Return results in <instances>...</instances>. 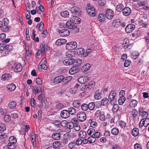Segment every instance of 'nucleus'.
<instances>
[{
	"mask_svg": "<svg viewBox=\"0 0 149 149\" xmlns=\"http://www.w3.org/2000/svg\"><path fill=\"white\" fill-rule=\"evenodd\" d=\"M60 64L63 63L65 65H81L82 63L81 59L77 58L75 60H74L73 58H70L67 59L63 61L61 60L60 61Z\"/></svg>",
	"mask_w": 149,
	"mask_h": 149,
	"instance_id": "nucleus-1",
	"label": "nucleus"
},
{
	"mask_svg": "<svg viewBox=\"0 0 149 149\" xmlns=\"http://www.w3.org/2000/svg\"><path fill=\"white\" fill-rule=\"evenodd\" d=\"M116 91L114 90L111 91L109 94L108 98L109 101V103L112 105L116 102Z\"/></svg>",
	"mask_w": 149,
	"mask_h": 149,
	"instance_id": "nucleus-2",
	"label": "nucleus"
},
{
	"mask_svg": "<svg viewBox=\"0 0 149 149\" xmlns=\"http://www.w3.org/2000/svg\"><path fill=\"white\" fill-rule=\"evenodd\" d=\"M87 6L86 10L88 15L93 17L95 16L97 14L95 8L92 6H91L90 4H89L87 5Z\"/></svg>",
	"mask_w": 149,
	"mask_h": 149,
	"instance_id": "nucleus-3",
	"label": "nucleus"
},
{
	"mask_svg": "<svg viewBox=\"0 0 149 149\" xmlns=\"http://www.w3.org/2000/svg\"><path fill=\"white\" fill-rule=\"evenodd\" d=\"M77 43L75 42H72L67 43L66 45V49L69 50H72L77 47Z\"/></svg>",
	"mask_w": 149,
	"mask_h": 149,
	"instance_id": "nucleus-4",
	"label": "nucleus"
},
{
	"mask_svg": "<svg viewBox=\"0 0 149 149\" xmlns=\"http://www.w3.org/2000/svg\"><path fill=\"white\" fill-rule=\"evenodd\" d=\"M77 118L80 121H84L86 119V115L85 112L83 111L79 112L77 114Z\"/></svg>",
	"mask_w": 149,
	"mask_h": 149,
	"instance_id": "nucleus-5",
	"label": "nucleus"
},
{
	"mask_svg": "<svg viewBox=\"0 0 149 149\" xmlns=\"http://www.w3.org/2000/svg\"><path fill=\"white\" fill-rule=\"evenodd\" d=\"M80 66H74L70 68L69 73L71 74H74L79 71L80 70Z\"/></svg>",
	"mask_w": 149,
	"mask_h": 149,
	"instance_id": "nucleus-6",
	"label": "nucleus"
},
{
	"mask_svg": "<svg viewBox=\"0 0 149 149\" xmlns=\"http://www.w3.org/2000/svg\"><path fill=\"white\" fill-rule=\"evenodd\" d=\"M113 16V12L111 9H108L105 13L106 17L109 19H111Z\"/></svg>",
	"mask_w": 149,
	"mask_h": 149,
	"instance_id": "nucleus-7",
	"label": "nucleus"
},
{
	"mask_svg": "<svg viewBox=\"0 0 149 149\" xmlns=\"http://www.w3.org/2000/svg\"><path fill=\"white\" fill-rule=\"evenodd\" d=\"M135 28V26L134 24H128L125 28V31L126 33H130L132 32Z\"/></svg>",
	"mask_w": 149,
	"mask_h": 149,
	"instance_id": "nucleus-8",
	"label": "nucleus"
},
{
	"mask_svg": "<svg viewBox=\"0 0 149 149\" xmlns=\"http://www.w3.org/2000/svg\"><path fill=\"white\" fill-rule=\"evenodd\" d=\"M60 35L61 37L66 36L70 34L69 31L66 29H63L59 30Z\"/></svg>",
	"mask_w": 149,
	"mask_h": 149,
	"instance_id": "nucleus-9",
	"label": "nucleus"
},
{
	"mask_svg": "<svg viewBox=\"0 0 149 149\" xmlns=\"http://www.w3.org/2000/svg\"><path fill=\"white\" fill-rule=\"evenodd\" d=\"M73 24L71 21H68L66 23V26L68 29H72L74 30H78V28L76 26L73 25Z\"/></svg>",
	"mask_w": 149,
	"mask_h": 149,
	"instance_id": "nucleus-10",
	"label": "nucleus"
},
{
	"mask_svg": "<svg viewBox=\"0 0 149 149\" xmlns=\"http://www.w3.org/2000/svg\"><path fill=\"white\" fill-rule=\"evenodd\" d=\"M64 79L65 77L63 75L58 76L54 79V82L55 84H58L62 81Z\"/></svg>",
	"mask_w": 149,
	"mask_h": 149,
	"instance_id": "nucleus-11",
	"label": "nucleus"
},
{
	"mask_svg": "<svg viewBox=\"0 0 149 149\" xmlns=\"http://www.w3.org/2000/svg\"><path fill=\"white\" fill-rule=\"evenodd\" d=\"M131 117L132 119L134 120H136L138 115V112L136 109H133L130 112Z\"/></svg>",
	"mask_w": 149,
	"mask_h": 149,
	"instance_id": "nucleus-12",
	"label": "nucleus"
},
{
	"mask_svg": "<svg viewBox=\"0 0 149 149\" xmlns=\"http://www.w3.org/2000/svg\"><path fill=\"white\" fill-rule=\"evenodd\" d=\"M68 110H64L61 111L60 115L61 117L64 118H67L70 116Z\"/></svg>",
	"mask_w": 149,
	"mask_h": 149,
	"instance_id": "nucleus-13",
	"label": "nucleus"
},
{
	"mask_svg": "<svg viewBox=\"0 0 149 149\" xmlns=\"http://www.w3.org/2000/svg\"><path fill=\"white\" fill-rule=\"evenodd\" d=\"M78 55H82L83 56L86 57L87 56V54L85 53L84 49L82 48H79L76 49V51Z\"/></svg>",
	"mask_w": 149,
	"mask_h": 149,
	"instance_id": "nucleus-14",
	"label": "nucleus"
},
{
	"mask_svg": "<svg viewBox=\"0 0 149 149\" xmlns=\"http://www.w3.org/2000/svg\"><path fill=\"white\" fill-rule=\"evenodd\" d=\"M6 88L8 91L11 92L15 90L16 88V86L13 83H10L7 86Z\"/></svg>",
	"mask_w": 149,
	"mask_h": 149,
	"instance_id": "nucleus-15",
	"label": "nucleus"
},
{
	"mask_svg": "<svg viewBox=\"0 0 149 149\" xmlns=\"http://www.w3.org/2000/svg\"><path fill=\"white\" fill-rule=\"evenodd\" d=\"M131 12V10L130 8L127 7L124 8L122 11V13L123 15L127 16L130 15Z\"/></svg>",
	"mask_w": 149,
	"mask_h": 149,
	"instance_id": "nucleus-16",
	"label": "nucleus"
},
{
	"mask_svg": "<svg viewBox=\"0 0 149 149\" xmlns=\"http://www.w3.org/2000/svg\"><path fill=\"white\" fill-rule=\"evenodd\" d=\"M121 20L120 19H116L113 20L112 25L114 27L117 28L120 25Z\"/></svg>",
	"mask_w": 149,
	"mask_h": 149,
	"instance_id": "nucleus-17",
	"label": "nucleus"
},
{
	"mask_svg": "<svg viewBox=\"0 0 149 149\" xmlns=\"http://www.w3.org/2000/svg\"><path fill=\"white\" fill-rule=\"evenodd\" d=\"M11 76L10 74L8 73H5L3 74L1 76V79L2 80H8L11 78Z\"/></svg>",
	"mask_w": 149,
	"mask_h": 149,
	"instance_id": "nucleus-18",
	"label": "nucleus"
},
{
	"mask_svg": "<svg viewBox=\"0 0 149 149\" xmlns=\"http://www.w3.org/2000/svg\"><path fill=\"white\" fill-rule=\"evenodd\" d=\"M67 41L64 39H58L55 42V44L57 45H61L65 43Z\"/></svg>",
	"mask_w": 149,
	"mask_h": 149,
	"instance_id": "nucleus-19",
	"label": "nucleus"
},
{
	"mask_svg": "<svg viewBox=\"0 0 149 149\" xmlns=\"http://www.w3.org/2000/svg\"><path fill=\"white\" fill-rule=\"evenodd\" d=\"M9 142L8 144V146H11L12 144H14L17 142V140L14 136H10L9 139Z\"/></svg>",
	"mask_w": 149,
	"mask_h": 149,
	"instance_id": "nucleus-20",
	"label": "nucleus"
},
{
	"mask_svg": "<svg viewBox=\"0 0 149 149\" xmlns=\"http://www.w3.org/2000/svg\"><path fill=\"white\" fill-rule=\"evenodd\" d=\"M52 137L53 139L56 140H58L61 138L60 132L58 133H54L52 135Z\"/></svg>",
	"mask_w": 149,
	"mask_h": 149,
	"instance_id": "nucleus-21",
	"label": "nucleus"
},
{
	"mask_svg": "<svg viewBox=\"0 0 149 149\" xmlns=\"http://www.w3.org/2000/svg\"><path fill=\"white\" fill-rule=\"evenodd\" d=\"M124 8V6L123 4L120 3L116 6V9L117 11L120 12L123 11Z\"/></svg>",
	"mask_w": 149,
	"mask_h": 149,
	"instance_id": "nucleus-22",
	"label": "nucleus"
},
{
	"mask_svg": "<svg viewBox=\"0 0 149 149\" xmlns=\"http://www.w3.org/2000/svg\"><path fill=\"white\" fill-rule=\"evenodd\" d=\"M44 87L42 86H38L36 87L35 94H38L40 93H44Z\"/></svg>",
	"mask_w": 149,
	"mask_h": 149,
	"instance_id": "nucleus-23",
	"label": "nucleus"
},
{
	"mask_svg": "<svg viewBox=\"0 0 149 149\" xmlns=\"http://www.w3.org/2000/svg\"><path fill=\"white\" fill-rule=\"evenodd\" d=\"M139 134V129L136 127L134 128L132 131V135L134 136H136Z\"/></svg>",
	"mask_w": 149,
	"mask_h": 149,
	"instance_id": "nucleus-24",
	"label": "nucleus"
},
{
	"mask_svg": "<svg viewBox=\"0 0 149 149\" xmlns=\"http://www.w3.org/2000/svg\"><path fill=\"white\" fill-rule=\"evenodd\" d=\"M139 113L141 116L143 117H147L148 113L146 111L143 110L142 108H140L139 110Z\"/></svg>",
	"mask_w": 149,
	"mask_h": 149,
	"instance_id": "nucleus-25",
	"label": "nucleus"
},
{
	"mask_svg": "<svg viewBox=\"0 0 149 149\" xmlns=\"http://www.w3.org/2000/svg\"><path fill=\"white\" fill-rule=\"evenodd\" d=\"M138 102L136 100L132 99L130 102V106L131 107H134L136 106Z\"/></svg>",
	"mask_w": 149,
	"mask_h": 149,
	"instance_id": "nucleus-26",
	"label": "nucleus"
},
{
	"mask_svg": "<svg viewBox=\"0 0 149 149\" xmlns=\"http://www.w3.org/2000/svg\"><path fill=\"white\" fill-rule=\"evenodd\" d=\"M126 98L125 96H120L118 100V104L120 105H122L125 101Z\"/></svg>",
	"mask_w": 149,
	"mask_h": 149,
	"instance_id": "nucleus-27",
	"label": "nucleus"
},
{
	"mask_svg": "<svg viewBox=\"0 0 149 149\" xmlns=\"http://www.w3.org/2000/svg\"><path fill=\"white\" fill-rule=\"evenodd\" d=\"M81 104L80 101L78 100H74L72 103L73 106L75 108H78L80 107Z\"/></svg>",
	"mask_w": 149,
	"mask_h": 149,
	"instance_id": "nucleus-28",
	"label": "nucleus"
},
{
	"mask_svg": "<svg viewBox=\"0 0 149 149\" xmlns=\"http://www.w3.org/2000/svg\"><path fill=\"white\" fill-rule=\"evenodd\" d=\"M105 17L104 14L102 13L100 14L97 16V19L100 22L104 21Z\"/></svg>",
	"mask_w": 149,
	"mask_h": 149,
	"instance_id": "nucleus-29",
	"label": "nucleus"
},
{
	"mask_svg": "<svg viewBox=\"0 0 149 149\" xmlns=\"http://www.w3.org/2000/svg\"><path fill=\"white\" fill-rule=\"evenodd\" d=\"M139 55V54L137 51H134L131 54V58L134 59H135L137 58L138 57Z\"/></svg>",
	"mask_w": 149,
	"mask_h": 149,
	"instance_id": "nucleus-30",
	"label": "nucleus"
},
{
	"mask_svg": "<svg viewBox=\"0 0 149 149\" xmlns=\"http://www.w3.org/2000/svg\"><path fill=\"white\" fill-rule=\"evenodd\" d=\"M14 71L16 72H20L22 69V66H14Z\"/></svg>",
	"mask_w": 149,
	"mask_h": 149,
	"instance_id": "nucleus-31",
	"label": "nucleus"
},
{
	"mask_svg": "<svg viewBox=\"0 0 149 149\" xmlns=\"http://www.w3.org/2000/svg\"><path fill=\"white\" fill-rule=\"evenodd\" d=\"M111 133L113 135H117L119 133L118 129L116 127L113 128L111 131Z\"/></svg>",
	"mask_w": 149,
	"mask_h": 149,
	"instance_id": "nucleus-32",
	"label": "nucleus"
},
{
	"mask_svg": "<svg viewBox=\"0 0 149 149\" xmlns=\"http://www.w3.org/2000/svg\"><path fill=\"white\" fill-rule=\"evenodd\" d=\"M79 135L80 138L84 139L86 136V133L84 131H81L79 132Z\"/></svg>",
	"mask_w": 149,
	"mask_h": 149,
	"instance_id": "nucleus-33",
	"label": "nucleus"
},
{
	"mask_svg": "<svg viewBox=\"0 0 149 149\" xmlns=\"http://www.w3.org/2000/svg\"><path fill=\"white\" fill-rule=\"evenodd\" d=\"M55 107L56 109L58 110L63 108L64 105L62 103L58 102L55 105Z\"/></svg>",
	"mask_w": 149,
	"mask_h": 149,
	"instance_id": "nucleus-34",
	"label": "nucleus"
},
{
	"mask_svg": "<svg viewBox=\"0 0 149 149\" xmlns=\"http://www.w3.org/2000/svg\"><path fill=\"white\" fill-rule=\"evenodd\" d=\"M109 102L108 98L104 97L101 101V105L102 106H106L108 102Z\"/></svg>",
	"mask_w": 149,
	"mask_h": 149,
	"instance_id": "nucleus-35",
	"label": "nucleus"
},
{
	"mask_svg": "<svg viewBox=\"0 0 149 149\" xmlns=\"http://www.w3.org/2000/svg\"><path fill=\"white\" fill-rule=\"evenodd\" d=\"M17 104L16 102L13 101L9 102L8 104V107L11 109H14L15 108Z\"/></svg>",
	"mask_w": 149,
	"mask_h": 149,
	"instance_id": "nucleus-36",
	"label": "nucleus"
},
{
	"mask_svg": "<svg viewBox=\"0 0 149 149\" xmlns=\"http://www.w3.org/2000/svg\"><path fill=\"white\" fill-rule=\"evenodd\" d=\"M113 105V106L112 109V111L113 112H116L118 110L119 107L118 104L114 103Z\"/></svg>",
	"mask_w": 149,
	"mask_h": 149,
	"instance_id": "nucleus-37",
	"label": "nucleus"
},
{
	"mask_svg": "<svg viewBox=\"0 0 149 149\" xmlns=\"http://www.w3.org/2000/svg\"><path fill=\"white\" fill-rule=\"evenodd\" d=\"M68 112L69 114L73 115L76 113V110L73 107H70L68 108Z\"/></svg>",
	"mask_w": 149,
	"mask_h": 149,
	"instance_id": "nucleus-38",
	"label": "nucleus"
},
{
	"mask_svg": "<svg viewBox=\"0 0 149 149\" xmlns=\"http://www.w3.org/2000/svg\"><path fill=\"white\" fill-rule=\"evenodd\" d=\"M88 109L90 110H93L95 107V104L93 102H91L88 104Z\"/></svg>",
	"mask_w": 149,
	"mask_h": 149,
	"instance_id": "nucleus-39",
	"label": "nucleus"
},
{
	"mask_svg": "<svg viewBox=\"0 0 149 149\" xmlns=\"http://www.w3.org/2000/svg\"><path fill=\"white\" fill-rule=\"evenodd\" d=\"M60 14L61 15L64 17H68L69 16V13L66 11L62 12Z\"/></svg>",
	"mask_w": 149,
	"mask_h": 149,
	"instance_id": "nucleus-40",
	"label": "nucleus"
},
{
	"mask_svg": "<svg viewBox=\"0 0 149 149\" xmlns=\"http://www.w3.org/2000/svg\"><path fill=\"white\" fill-rule=\"evenodd\" d=\"M88 104L83 103L81 105V109L83 111H86L88 109Z\"/></svg>",
	"mask_w": 149,
	"mask_h": 149,
	"instance_id": "nucleus-41",
	"label": "nucleus"
},
{
	"mask_svg": "<svg viewBox=\"0 0 149 149\" xmlns=\"http://www.w3.org/2000/svg\"><path fill=\"white\" fill-rule=\"evenodd\" d=\"M95 131V130L94 129L90 128L88 130L87 133L89 135L93 136Z\"/></svg>",
	"mask_w": 149,
	"mask_h": 149,
	"instance_id": "nucleus-42",
	"label": "nucleus"
},
{
	"mask_svg": "<svg viewBox=\"0 0 149 149\" xmlns=\"http://www.w3.org/2000/svg\"><path fill=\"white\" fill-rule=\"evenodd\" d=\"M53 146L54 147H60L61 146V144L59 141H56L53 142Z\"/></svg>",
	"mask_w": 149,
	"mask_h": 149,
	"instance_id": "nucleus-43",
	"label": "nucleus"
},
{
	"mask_svg": "<svg viewBox=\"0 0 149 149\" xmlns=\"http://www.w3.org/2000/svg\"><path fill=\"white\" fill-rule=\"evenodd\" d=\"M88 142L90 143H94L95 141V138L94 136L89 137L88 138Z\"/></svg>",
	"mask_w": 149,
	"mask_h": 149,
	"instance_id": "nucleus-44",
	"label": "nucleus"
},
{
	"mask_svg": "<svg viewBox=\"0 0 149 149\" xmlns=\"http://www.w3.org/2000/svg\"><path fill=\"white\" fill-rule=\"evenodd\" d=\"M94 97L96 99L99 100L101 98V95L100 93L98 91H96L94 95Z\"/></svg>",
	"mask_w": 149,
	"mask_h": 149,
	"instance_id": "nucleus-45",
	"label": "nucleus"
},
{
	"mask_svg": "<svg viewBox=\"0 0 149 149\" xmlns=\"http://www.w3.org/2000/svg\"><path fill=\"white\" fill-rule=\"evenodd\" d=\"M139 24L142 26L146 28L147 27V24L146 22H144L142 20H141L139 22Z\"/></svg>",
	"mask_w": 149,
	"mask_h": 149,
	"instance_id": "nucleus-46",
	"label": "nucleus"
},
{
	"mask_svg": "<svg viewBox=\"0 0 149 149\" xmlns=\"http://www.w3.org/2000/svg\"><path fill=\"white\" fill-rule=\"evenodd\" d=\"M143 123L145 124V127L149 125V118L143 119Z\"/></svg>",
	"mask_w": 149,
	"mask_h": 149,
	"instance_id": "nucleus-47",
	"label": "nucleus"
},
{
	"mask_svg": "<svg viewBox=\"0 0 149 149\" xmlns=\"http://www.w3.org/2000/svg\"><path fill=\"white\" fill-rule=\"evenodd\" d=\"M126 125V123L123 121H120L119 126H120L123 129H125V126Z\"/></svg>",
	"mask_w": 149,
	"mask_h": 149,
	"instance_id": "nucleus-48",
	"label": "nucleus"
},
{
	"mask_svg": "<svg viewBox=\"0 0 149 149\" xmlns=\"http://www.w3.org/2000/svg\"><path fill=\"white\" fill-rule=\"evenodd\" d=\"M78 8L76 7H72L71 9V11L72 13L74 14L78 13Z\"/></svg>",
	"mask_w": 149,
	"mask_h": 149,
	"instance_id": "nucleus-49",
	"label": "nucleus"
},
{
	"mask_svg": "<svg viewBox=\"0 0 149 149\" xmlns=\"http://www.w3.org/2000/svg\"><path fill=\"white\" fill-rule=\"evenodd\" d=\"M74 123L72 122H68L66 127L67 128L71 129L74 127Z\"/></svg>",
	"mask_w": 149,
	"mask_h": 149,
	"instance_id": "nucleus-50",
	"label": "nucleus"
},
{
	"mask_svg": "<svg viewBox=\"0 0 149 149\" xmlns=\"http://www.w3.org/2000/svg\"><path fill=\"white\" fill-rule=\"evenodd\" d=\"M95 85V82L94 81H91L88 84L87 87L89 89H91Z\"/></svg>",
	"mask_w": 149,
	"mask_h": 149,
	"instance_id": "nucleus-51",
	"label": "nucleus"
},
{
	"mask_svg": "<svg viewBox=\"0 0 149 149\" xmlns=\"http://www.w3.org/2000/svg\"><path fill=\"white\" fill-rule=\"evenodd\" d=\"M44 94L43 93H41V94L38 95V100L42 101L44 98Z\"/></svg>",
	"mask_w": 149,
	"mask_h": 149,
	"instance_id": "nucleus-52",
	"label": "nucleus"
},
{
	"mask_svg": "<svg viewBox=\"0 0 149 149\" xmlns=\"http://www.w3.org/2000/svg\"><path fill=\"white\" fill-rule=\"evenodd\" d=\"M47 62L46 58H44L40 62L39 65H46Z\"/></svg>",
	"mask_w": 149,
	"mask_h": 149,
	"instance_id": "nucleus-53",
	"label": "nucleus"
},
{
	"mask_svg": "<svg viewBox=\"0 0 149 149\" xmlns=\"http://www.w3.org/2000/svg\"><path fill=\"white\" fill-rule=\"evenodd\" d=\"M36 82L37 84L40 85L42 84V79L38 77L36 79Z\"/></svg>",
	"mask_w": 149,
	"mask_h": 149,
	"instance_id": "nucleus-54",
	"label": "nucleus"
},
{
	"mask_svg": "<svg viewBox=\"0 0 149 149\" xmlns=\"http://www.w3.org/2000/svg\"><path fill=\"white\" fill-rule=\"evenodd\" d=\"M6 129V127L4 124L2 123L0 124V130L4 131Z\"/></svg>",
	"mask_w": 149,
	"mask_h": 149,
	"instance_id": "nucleus-55",
	"label": "nucleus"
},
{
	"mask_svg": "<svg viewBox=\"0 0 149 149\" xmlns=\"http://www.w3.org/2000/svg\"><path fill=\"white\" fill-rule=\"evenodd\" d=\"M6 50H7L8 52H10L13 49V46L10 45H8L6 44Z\"/></svg>",
	"mask_w": 149,
	"mask_h": 149,
	"instance_id": "nucleus-56",
	"label": "nucleus"
},
{
	"mask_svg": "<svg viewBox=\"0 0 149 149\" xmlns=\"http://www.w3.org/2000/svg\"><path fill=\"white\" fill-rule=\"evenodd\" d=\"M74 129L76 131H79L80 129V127L79 125H78L76 123H74Z\"/></svg>",
	"mask_w": 149,
	"mask_h": 149,
	"instance_id": "nucleus-57",
	"label": "nucleus"
},
{
	"mask_svg": "<svg viewBox=\"0 0 149 149\" xmlns=\"http://www.w3.org/2000/svg\"><path fill=\"white\" fill-rule=\"evenodd\" d=\"M89 122L90 123V125L92 127H94L96 126L97 123L95 121H92V120H90Z\"/></svg>",
	"mask_w": 149,
	"mask_h": 149,
	"instance_id": "nucleus-58",
	"label": "nucleus"
},
{
	"mask_svg": "<svg viewBox=\"0 0 149 149\" xmlns=\"http://www.w3.org/2000/svg\"><path fill=\"white\" fill-rule=\"evenodd\" d=\"M44 28V24L43 22H41L38 28L39 31H42Z\"/></svg>",
	"mask_w": 149,
	"mask_h": 149,
	"instance_id": "nucleus-59",
	"label": "nucleus"
},
{
	"mask_svg": "<svg viewBox=\"0 0 149 149\" xmlns=\"http://www.w3.org/2000/svg\"><path fill=\"white\" fill-rule=\"evenodd\" d=\"M11 117L9 114L6 115L4 118V120L7 122L9 121Z\"/></svg>",
	"mask_w": 149,
	"mask_h": 149,
	"instance_id": "nucleus-60",
	"label": "nucleus"
},
{
	"mask_svg": "<svg viewBox=\"0 0 149 149\" xmlns=\"http://www.w3.org/2000/svg\"><path fill=\"white\" fill-rule=\"evenodd\" d=\"M6 44H5L1 43L0 44V50H6Z\"/></svg>",
	"mask_w": 149,
	"mask_h": 149,
	"instance_id": "nucleus-61",
	"label": "nucleus"
},
{
	"mask_svg": "<svg viewBox=\"0 0 149 149\" xmlns=\"http://www.w3.org/2000/svg\"><path fill=\"white\" fill-rule=\"evenodd\" d=\"M94 136L96 138H98L100 137V134L99 132L95 131L94 134Z\"/></svg>",
	"mask_w": 149,
	"mask_h": 149,
	"instance_id": "nucleus-62",
	"label": "nucleus"
},
{
	"mask_svg": "<svg viewBox=\"0 0 149 149\" xmlns=\"http://www.w3.org/2000/svg\"><path fill=\"white\" fill-rule=\"evenodd\" d=\"M75 146V143L74 142H71L69 143L68 145V147L70 149H72V148H73Z\"/></svg>",
	"mask_w": 149,
	"mask_h": 149,
	"instance_id": "nucleus-63",
	"label": "nucleus"
},
{
	"mask_svg": "<svg viewBox=\"0 0 149 149\" xmlns=\"http://www.w3.org/2000/svg\"><path fill=\"white\" fill-rule=\"evenodd\" d=\"M134 149H142L141 146L139 143H136L134 146Z\"/></svg>",
	"mask_w": 149,
	"mask_h": 149,
	"instance_id": "nucleus-64",
	"label": "nucleus"
}]
</instances>
